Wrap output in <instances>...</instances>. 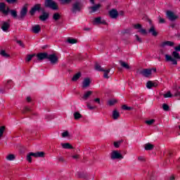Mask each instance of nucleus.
Returning <instances> with one entry per match:
<instances>
[{
    "label": "nucleus",
    "mask_w": 180,
    "mask_h": 180,
    "mask_svg": "<svg viewBox=\"0 0 180 180\" xmlns=\"http://www.w3.org/2000/svg\"><path fill=\"white\" fill-rule=\"evenodd\" d=\"M122 109L124 110H131V107H129L127 105H122Z\"/></svg>",
    "instance_id": "nucleus-50"
},
{
    "label": "nucleus",
    "mask_w": 180,
    "mask_h": 180,
    "mask_svg": "<svg viewBox=\"0 0 180 180\" xmlns=\"http://www.w3.org/2000/svg\"><path fill=\"white\" fill-rule=\"evenodd\" d=\"M30 153L32 157H34L35 158H43V157H44V152H31Z\"/></svg>",
    "instance_id": "nucleus-14"
},
{
    "label": "nucleus",
    "mask_w": 180,
    "mask_h": 180,
    "mask_svg": "<svg viewBox=\"0 0 180 180\" xmlns=\"http://www.w3.org/2000/svg\"><path fill=\"white\" fill-rule=\"evenodd\" d=\"M13 85V82H12V80H8L7 82L5 84L4 88L0 89V94H5V91H6V89H11Z\"/></svg>",
    "instance_id": "nucleus-7"
},
{
    "label": "nucleus",
    "mask_w": 180,
    "mask_h": 180,
    "mask_svg": "<svg viewBox=\"0 0 180 180\" xmlns=\"http://www.w3.org/2000/svg\"><path fill=\"white\" fill-rule=\"evenodd\" d=\"M17 44L20 46V47L25 48V44L20 40H17Z\"/></svg>",
    "instance_id": "nucleus-54"
},
{
    "label": "nucleus",
    "mask_w": 180,
    "mask_h": 180,
    "mask_svg": "<svg viewBox=\"0 0 180 180\" xmlns=\"http://www.w3.org/2000/svg\"><path fill=\"white\" fill-rule=\"evenodd\" d=\"M144 148L146 151H151V150L154 149V145L150 143H147L144 145Z\"/></svg>",
    "instance_id": "nucleus-24"
},
{
    "label": "nucleus",
    "mask_w": 180,
    "mask_h": 180,
    "mask_svg": "<svg viewBox=\"0 0 180 180\" xmlns=\"http://www.w3.org/2000/svg\"><path fill=\"white\" fill-rule=\"evenodd\" d=\"M164 98H172V94H171V91H167V94H165L163 95Z\"/></svg>",
    "instance_id": "nucleus-44"
},
{
    "label": "nucleus",
    "mask_w": 180,
    "mask_h": 180,
    "mask_svg": "<svg viewBox=\"0 0 180 180\" xmlns=\"http://www.w3.org/2000/svg\"><path fill=\"white\" fill-rule=\"evenodd\" d=\"M175 51H180V44L178 45V46L174 47Z\"/></svg>",
    "instance_id": "nucleus-61"
},
{
    "label": "nucleus",
    "mask_w": 180,
    "mask_h": 180,
    "mask_svg": "<svg viewBox=\"0 0 180 180\" xmlns=\"http://www.w3.org/2000/svg\"><path fill=\"white\" fill-rule=\"evenodd\" d=\"M32 32L35 34H37L40 33V32H41V27H40L39 25H36L32 27Z\"/></svg>",
    "instance_id": "nucleus-16"
},
{
    "label": "nucleus",
    "mask_w": 180,
    "mask_h": 180,
    "mask_svg": "<svg viewBox=\"0 0 180 180\" xmlns=\"http://www.w3.org/2000/svg\"><path fill=\"white\" fill-rule=\"evenodd\" d=\"M58 161H60V162H64V158L63 157L58 158Z\"/></svg>",
    "instance_id": "nucleus-64"
},
{
    "label": "nucleus",
    "mask_w": 180,
    "mask_h": 180,
    "mask_svg": "<svg viewBox=\"0 0 180 180\" xmlns=\"http://www.w3.org/2000/svg\"><path fill=\"white\" fill-rule=\"evenodd\" d=\"M159 22L160 23H165V20L164 18H160Z\"/></svg>",
    "instance_id": "nucleus-63"
},
{
    "label": "nucleus",
    "mask_w": 180,
    "mask_h": 180,
    "mask_svg": "<svg viewBox=\"0 0 180 180\" xmlns=\"http://www.w3.org/2000/svg\"><path fill=\"white\" fill-rule=\"evenodd\" d=\"M48 60H50L51 64H56V63L58 61V58L55 53L50 55L48 54Z\"/></svg>",
    "instance_id": "nucleus-12"
},
{
    "label": "nucleus",
    "mask_w": 180,
    "mask_h": 180,
    "mask_svg": "<svg viewBox=\"0 0 180 180\" xmlns=\"http://www.w3.org/2000/svg\"><path fill=\"white\" fill-rule=\"evenodd\" d=\"M138 160H139L140 162H146V158H144V156H139Z\"/></svg>",
    "instance_id": "nucleus-47"
},
{
    "label": "nucleus",
    "mask_w": 180,
    "mask_h": 180,
    "mask_svg": "<svg viewBox=\"0 0 180 180\" xmlns=\"http://www.w3.org/2000/svg\"><path fill=\"white\" fill-rule=\"evenodd\" d=\"M91 85V79L89 78H85L83 81V88H88Z\"/></svg>",
    "instance_id": "nucleus-23"
},
{
    "label": "nucleus",
    "mask_w": 180,
    "mask_h": 180,
    "mask_svg": "<svg viewBox=\"0 0 180 180\" xmlns=\"http://www.w3.org/2000/svg\"><path fill=\"white\" fill-rule=\"evenodd\" d=\"M158 84H157V82H153L151 81H148L146 83V88H148V89H151V88L158 86Z\"/></svg>",
    "instance_id": "nucleus-18"
},
{
    "label": "nucleus",
    "mask_w": 180,
    "mask_h": 180,
    "mask_svg": "<svg viewBox=\"0 0 180 180\" xmlns=\"http://www.w3.org/2000/svg\"><path fill=\"white\" fill-rule=\"evenodd\" d=\"M77 176L79 178H83V179H86V178H87L86 174L82 173V172L77 173Z\"/></svg>",
    "instance_id": "nucleus-36"
},
{
    "label": "nucleus",
    "mask_w": 180,
    "mask_h": 180,
    "mask_svg": "<svg viewBox=\"0 0 180 180\" xmlns=\"http://www.w3.org/2000/svg\"><path fill=\"white\" fill-rule=\"evenodd\" d=\"M27 161L32 162V155H30V153L27 155Z\"/></svg>",
    "instance_id": "nucleus-51"
},
{
    "label": "nucleus",
    "mask_w": 180,
    "mask_h": 180,
    "mask_svg": "<svg viewBox=\"0 0 180 180\" xmlns=\"http://www.w3.org/2000/svg\"><path fill=\"white\" fill-rule=\"evenodd\" d=\"M94 23L97 25H106V21L105 20H102V18L98 17L94 19Z\"/></svg>",
    "instance_id": "nucleus-15"
},
{
    "label": "nucleus",
    "mask_w": 180,
    "mask_h": 180,
    "mask_svg": "<svg viewBox=\"0 0 180 180\" xmlns=\"http://www.w3.org/2000/svg\"><path fill=\"white\" fill-rule=\"evenodd\" d=\"M134 29H136V30H140L142 29V26L141 24H136L134 25Z\"/></svg>",
    "instance_id": "nucleus-46"
},
{
    "label": "nucleus",
    "mask_w": 180,
    "mask_h": 180,
    "mask_svg": "<svg viewBox=\"0 0 180 180\" xmlns=\"http://www.w3.org/2000/svg\"><path fill=\"white\" fill-rule=\"evenodd\" d=\"M68 131H64L63 133H62V137H68Z\"/></svg>",
    "instance_id": "nucleus-56"
},
{
    "label": "nucleus",
    "mask_w": 180,
    "mask_h": 180,
    "mask_svg": "<svg viewBox=\"0 0 180 180\" xmlns=\"http://www.w3.org/2000/svg\"><path fill=\"white\" fill-rule=\"evenodd\" d=\"M4 131H5V127L2 126L0 127V139L4 136Z\"/></svg>",
    "instance_id": "nucleus-45"
},
{
    "label": "nucleus",
    "mask_w": 180,
    "mask_h": 180,
    "mask_svg": "<svg viewBox=\"0 0 180 180\" xmlns=\"http://www.w3.org/2000/svg\"><path fill=\"white\" fill-rule=\"evenodd\" d=\"M172 56L168 54L165 55L166 61H171L174 65H176V64H178V60H176L180 59L179 53L176 52V51H174L172 52Z\"/></svg>",
    "instance_id": "nucleus-2"
},
{
    "label": "nucleus",
    "mask_w": 180,
    "mask_h": 180,
    "mask_svg": "<svg viewBox=\"0 0 180 180\" xmlns=\"http://www.w3.org/2000/svg\"><path fill=\"white\" fill-rule=\"evenodd\" d=\"M77 41H78L75 39H71V38L68 39V43H70V44H75L77 43Z\"/></svg>",
    "instance_id": "nucleus-38"
},
{
    "label": "nucleus",
    "mask_w": 180,
    "mask_h": 180,
    "mask_svg": "<svg viewBox=\"0 0 180 180\" xmlns=\"http://www.w3.org/2000/svg\"><path fill=\"white\" fill-rule=\"evenodd\" d=\"M108 15L111 19H117L119 16V12L117 9L112 8L108 12Z\"/></svg>",
    "instance_id": "nucleus-10"
},
{
    "label": "nucleus",
    "mask_w": 180,
    "mask_h": 180,
    "mask_svg": "<svg viewBox=\"0 0 180 180\" xmlns=\"http://www.w3.org/2000/svg\"><path fill=\"white\" fill-rule=\"evenodd\" d=\"M174 179H175V176L174 175H172L169 177H168L166 180H174Z\"/></svg>",
    "instance_id": "nucleus-62"
},
{
    "label": "nucleus",
    "mask_w": 180,
    "mask_h": 180,
    "mask_svg": "<svg viewBox=\"0 0 180 180\" xmlns=\"http://www.w3.org/2000/svg\"><path fill=\"white\" fill-rule=\"evenodd\" d=\"M166 15L169 20H171V22H174L178 19V15H175V13L171 11H167Z\"/></svg>",
    "instance_id": "nucleus-8"
},
{
    "label": "nucleus",
    "mask_w": 180,
    "mask_h": 180,
    "mask_svg": "<svg viewBox=\"0 0 180 180\" xmlns=\"http://www.w3.org/2000/svg\"><path fill=\"white\" fill-rule=\"evenodd\" d=\"M87 108H88V109H89L90 110H94V109H96V106H92V105H91V104H89V103L87 104Z\"/></svg>",
    "instance_id": "nucleus-53"
},
{
    "label": "nucleus",
    "mask_w": 180,
    "mask_h": 180,
    "mask_svg": "<svg viewBox=\"0 0 180 180\" xmlns=\"http://www.w3.org/2000/svg\"><path fill=\"white\" fill-rule=\"evenodd\" d=\"M99 8H101V4H96L95 6L91 7L92 12H96Z\"/></svg>",
    "instance_id": "nucleus-37"
},
{
    "label": "nucleus",
    "mask_w": 180,
    "mask_h": 180,
    "mask_svg": "<svg viewBox=\"0 0 180 180\" xmlns=\"http://www.w3.org/2000/svg\"><path fill=\"white\" fill-rule=\"evenodd\" d=\"M53 19L57 22V20H60V19H61V15H60L58 13H55L53 15Z\"/></svg>",
    "instance_id": "nucleus-30"
},
{
    "label": "nucleus",
    "mask_w": 180,
    "mask_h": 180,
    "mask_svg": "<svg viewBox=\"0 0 180 180\" xmlns=\"http://www.w3.org/2000/svg\"><path fill=\"white\" fill-rule=\"evenodd\" d=\"M139 74L141 75H143V77H146V78H148L150 75L152 74V70L151 69H143L139 71Z\"/></svg>",
    "instance_id": "nucleus-11"
},
{
    "label": "nucleus",
    "mask_w": 180,
    "mask_h": 180,
    "mask_svg": "<svg viewBox=\"0 0 180 180\" xmlns=\"http://www.w3.org/2000/svg\"><path fill=\"white\" fill-rule=\"evenodd\" d=\"M72 0H60V3L64 5L65 4H71Z\"/></svg>",
    "instance_id": "nucleus-49"
},
{
    "label": "nucleus",
    "mask_w": 180,
    "mask_h": 180,
    "mask_svg": "<svg viewBox=\"0 0 180 180\" xmlns=\"http://www.w3.org/2000/svg\"><path fill=\"white\" fill-rule=\"evenodd\" d=\"M140 33H142V34H147V30L145 29L141 28L140 30H139Z\"/></svg>",
    "instance_id": "nucleus-55"
},
{
    "label": "nucleus",
    "mask_w": 180,
    "mask_h": 180,
    "mask_svg": "<svg viewBox=\"0 0 180 180\" xmlns=\"http://www.w3.org/2000/svg\"><path fill=\"white\" fill-rule=\"evenodd\" d=\"M11 15L14 19H18L19 20H25L27 15V6H24L20 11V15H18V11L16 10L11 11Z\"/></svg>",
    "instance_id": "nucleus-1"
},
{
    "label": "nucleus",
    "mask_w": 180,
    "mask_h": 180,
    "mask_svg": "<svg viewBox=\"0 0 180 180\" xmlns=\"http://www.w3.org/2000/svg\"><path fill=\"white\" fill-rule=\"evenodd\" d=\"M38 61H43V60H48L49 53L47 52L39 53L37 54Z\"/></svg>",
    "instance_id": "nucleus-9"
},
{
    "label": "nucleus",
    "mask_w": 180,
    "mask_h": 180,
    "mask_svg": "<svg viewBox=\"0 0 180 180\" xmlns=\"http://www.w3.org/2000/svg\"><path fill=\"white\" fill-rule=\"evenodd\" d=\"M179 89H180V86H176L175 85L174 86V90L175 91L174 93V96H180V91H179Z\"/></svg>",
    "instance_id": "nucleus-29"
},
{
    "label": "nucleus",
    "mask_w": 180,
    "mask_h": 180,
    "mask_svg": "<svg viewBox=\"0 0 180 180\" xmlns=\"http://www.w3.org/2000/svg\"><path fill=\"white\" fill-rule=\"evenodd\" d=\"M60 145L62 146V148H65V150H72V148H74V147L72 146V145L70 143H60Z\"/></svg>",
    "instance_id": "nucleus-22"
},
{
    "label": "nucleus",
    "mask_w": 180,
    "mask_h": 180,
    "mask_svg": "<svg viewBox=\"0 0 180 180\" xmlns=\"http://www.w3.org/2000/svg\"><path fill=\"white\" fill-rule=\"evenodd\" d=\"M73 116H74L75 120H78L81 119V117H82V115H81V113H79V112H75L73 114Z\"/></svg>",
    "instance_id": "nucleus-34"
},
{
    "label": "nucleus",
    "mask_w": 180,
    "mask_h": 180,
    "mask_svg": "<svg viewBox=\"0 0 180 180\" xmlns=\"http://www.w3.org/2000/svg\"><path fill=\"white\" fill-rule=\"evenodd\" d=\"M82 3L79 1H77L75 3L72 4V8L70 9L72 13H77L79 12H81L82 11Z\"/></svg>",
    "instance_id": "nucleus-3"
},
{
    "label": "nucleus",
    "mask_w": 180,
    "mask_h": 180,
    "mask_svg": "<svg viewBox=\"0 0 180 180\" xmlns=\"http://www.w3.org/2000/svg\"><path fill=\"white\" fill-rule=\"evenodd\" d=\"M50 16V14L49 13L42 11V15H39V20L42 22H45V20H47L48 18Z\"/></svg>",
    "instance_id": "nucleus-13"
},
{
    "label": "nucleus",
    "mask_w": 180,
    "mask_h": 180,
    "mask_svg": "<svg viewBox=\"0 0 180 180\" xmlns=\"http://www.w3.org/2000/svg\"><path fill=\"white\" fill-rule=\"evenodd\" d=\"M11 8H9V7H7L6 9L4 8V11H3L4 15H5V16H8V15H9V13H11Z\"/></svg>",
    "instance_id": "nucleus-41"
},
{
    "label": "nucleus",
    "mask_w": 180,
    "mask_h": 180,
    "mask_svg": "<svg viewBox=\"0 0 180 180\" xmlns=\"http://www.w3.org/2000/svg\"><path fill=\"white\" fill-rule=\"evenodd\" d=\"M15 158V155L13 154H10L6 157V160H8V161H13Z\"/></svg>",
    "instance_id": "nucleus-39"
},
{
    "label": "nucleus",
    "mask_w": 180,
    "mask_h": 180,
    "mask_svg": "<svg viewBox=\"0 0 180 180\" xmlns=\"http://www.w3.org/2000/svg\"><path fill=\"white\" fill-rule=\"evenodd\" d=\"M91 95H92V91H88L86 93H84V94L82 97V99L83 101H88V99L89 98V96H91Z\"/></svg>",
    "instance_id": "nucleus-21"
},
{
    "label": "nucleus",
    "mask_w": 180,
    "mask_h": 180,
    "mask_svg": "<svg viewBox=\"0 0 180 180\" xmlns=\"http://www.w3.org/2000/svg\"><path fill=\"white\" fill-rule=\"evenodd\" d=\"M22 113L23 115H26V113H33V111L29 107H25L22 110Z\"/></svg>",
    "instance_id": "nucleus-31"
},
{
    "label": "nucleus",
    "mask_w": 180,
    "mask_h": 180,
    "mask_svg": "<svg viewBox=\"0 0 180 180\" xmlns=\"http://www.w3.org/2000/svg\"><path fill=\"white\" fill-rule=\"evenodd\" d=\"M102 72H104L103 77L108 79L109 78L108 74L110 72V69L104 70L102 71Z\"/></svg>",
    "instance_id": "nucleus-35"
},
{
    "label": "nucleus",
    "mask_w": 180,
    "mask_h": 180,
    "mask_svg": "<svg viewBox=\"0 0 180 180\" xmlns=\"http://www.w3.org/2000/svg\"><path fill=\"white\" fill-rule=\"evenodd\" d=\"M119 63L122 68H125V70H130V65H129L126 62L120 60Z\"/></svg>",
    "instance_id": "nucleus-27"
},
{
    "label": "nucleus",
    "mask_w": 180,
    "mask_h": 180,
    "mask_svg": "<svg viewBox=\"0 0 180 180\" xmlns=\"http://www.w3.org/2000/svg\"><path fill=\"white\" fill-rule=\"evenodd\" d=\"M154 122H155V120H146L145 123H146V124H148V126H151V124H153Z\"/></svg>",
    "instance_id": "nucleus-48"
},
{
    "label": "nucleus",
    "mask_w": 180,
    "mask_h": 180,
    "mask_svg": "<svg viewBox=\"0 0 180 180\" xmlns=\"http://www.w3.org/2000/svg\"><path fill=\"white\" fill-rule=\"evenodd\" d=\"M135 37H136L137 41H139V43H141V38L139 37V35L136 34Z\"/></svg>",
    "instance_id": "nucleus-60"
},
{
    "label": "nucleus",
    "mask_w": 180,
    "mask_h": 180,
    "mask_svg": "<svg viewBox=\"0 0 180 180\" xmlns=\"http://www.w3.org/2000/svg\"><path fill=\"white\" fill-rule=\"evenodd\" d=\"M9 27H11V24L8 22H4L1 26V29L3 32H8L9 30Z\"/></svg>",
    "instance_id": "nucleus-17"
},
{
    "label": "nucleus",
    "mask_w": 180,
    "mask_h": 180,
    "mask_svg": "<svg viewBox=\"0 0 180 180\" xmlns=\"http://www.w3.org/2000/svg\"><path fill=\"white\" fill-rule=\"evenodd\" d=\"M149 33L152 34V36H154L156 37V36H158V32L155 30V27L154 25H152L150 28L148 30Z\"/></svg>",
    "instance_id": "nucleus-20"
},
{
    "label": "nucleus",
    "mask_w": 180,
    "mask_h": 180,
    "mask_svg": "<svg viewBox=\"0 0 180 180\" xmlns=\"http://www.w3.org/2000/svg\"><path fill=\"white\" fill-rule=\"evenodd\" d=\"M94 102H96V103H98V105H101V98H94Z\"/></svg>",
    "instance_id": "nucleus-58"
},
{
    "label": "nucleus",
    "mask_w": 180,
    "mask_h": 180,
    "mask_svg": "<svg viewBox=\"0 0 180 180\" xmlns=\"http://www.w3.org/2000/svg\"><path fill=\"white\" fill-rule=\"evenodd\" d=\"M8 4H16L19 0H6Z\"/></svg>",
    "instance_id": "nucleus-52"
},
{
    "label": "nucleus",
    "mask_w": 180,
    "mask_h": 180,
    "mask_svg": "<svg viewBox=\"0 0 180 180\" xmlns=\"http://www.w3.org/2000/svg\"><path fill=\"white\" fill-rule=\"evenodd\" d=\"M5 8H6V5L5 4V3H0V12H2V13H4Z\"/></svg>",
    "instance_id": "nucleus-40"
},
{
    "label": "nucleus",
    "mask_w": 180,
    "mask_h": 180,
    "mask_svg": "<svg viewBox=\"0 0 180 180\" xmlns=\"http://www.w3.org/2000/svg\"><path fill=\"white\" fill-rule=\"evenodd\" d=\"M162 109L165 112H168V110H169V105H168V104H167V103H164L162 105Z\"/></svg>",
    "instance_id": "nucleus-42"
},
{
    "label": "nucleus",
    "mask_w": 180,
    "mask_h": 180,
    "mask_svg": "<svg viewBox=\"0 0 180 180\" xmlns=\"http://www.w3.org/2000/svg\"><path fill=\"white\" fill-rule=\"evenodd\" d=\"M175 44L171 41H165L161 44V47H165V46H168L169 47H172Z\"/></svg>",
    "instance_id": "nucleus-19"
},
{
    "label": "nucleus",
    "mask_w": 180,
    "mask_h": 180,
    "mask_svg": "<svg viewBox=\"0 0 180 180\" xmlns=\"http://www.w3.org/2000/svg\"><path fill=\"white\" fill-rule=\"evenodd\" d=\"M117 103V101L116 100H110L108 102L109 106H113V105H115V103Z\"/></svg>",
    "instance_id": "nucleus-43"
},
{
    "label": "nucleus",
    "mask_w": 180,
    "mask_h": 180,
    "mask_svg": "<svg viewBox=\"0 0 180 180\" xmlns=\"http://www.w3.org/2000/svg\"><path fill=\"white\" fill-rule=\"evenodd\" d=\"M120 117V112L117 111V110H114L112 111V118L114 120H117V119H119Z\"/></svg>",
    "instance_id": "nucleus-25"
},
{
    "label": "nucleus",
    "mask_w": 180,
    "mask_h": 180,
    "mask_svg": "<svg viewBox=\"0 0 180 180\" xmlns=\"http://www.w3.org/2000/svg\"><path fill=\"white\" fill-rule=\"evenodd\" d=\"M167 155V158H171V157H172V152L168 151Z\"/></svg>",
    "instance_id": "nucleus-59"
},
{
    "label": "nucleus",
    "mask_w": 180,
    "mask_h": 180,
    "mask_svg": "<svg viewBox=\"0 0 180 180\" xmlns=\"http://www.w3.org/2000/svg\"><path fill=\"white\" fill-rule=\"evenodd\" d=\"M124 157L119 151L113 150L111 153V160H123Z\"/></svg>",
    "instance_id": "nucleus-6"
},
{
    "label": "nucleus",
    "mask_w": 180,
    "mask_h": 180,
    "mask_svg": "<svg viewBox=\"0 0 180 180\" xmlns=\"http://www.w3.org/2000/svg\"><path fill=\"white\" fill-rule=\"evenodd\" d=\"M114 146L115 148H119L120 147V142H114Z\"/></svg>",
    "instance_id": "nucleus-57"
},
{
    "label": "nucleus",
    "mask_w": 180,
    "mask_h": 180,
    "mask_svg": "<svg viewBox=\"0 0 180 180\" xmlns=\"http://www.w3.org/2000/svg\"><path fill=\"white\" fill-rule=\"evenodd\" d=\"M0 56L1 57H4V58H11V55L9 53H6V51L2 49L0 51Z\"/></svg>",
    "instance_id": "nucleus-26"
},
{
    "label": "nucleus",
    "mask_w": 180,
    "mask_h": 180,
    "mask_svg": "<svg viewBox=\"0 0 180 180\" xmlns=\"http://www.w3.org/2000/svg\"><path fill=\"white\" fill-rule=\"evenodd\" d=\"M33 57H36V53L27 55L25 59L26 63H30V61H32V58H33Z\"/></svg>",
    "instance_id": "nucleus-32"
},
{
    "label": "nucleus",
    "mask_w": 180,
    "mask_h": 180,
    "mask_svg": "<svg viewBox=\"0 0 180 180\" xmlns=\"http://www.w3.org/2000/svg\"><path fill=\"white\" fill-rule=\"evenodd\" d=\"M44 9L41 8V4H35L30 11V14L31 16H34L36 12H40V11H44Z\"/></svg>",
    "instance_id": "nucleus-5"
},
{
    "label": "nucleus",
    "mask_w": 180,
    "mask_h": 180,
    "mask_svg": "<svg viewBox=\"0 0 180 180\" xmlns=\"http://www.w3.org/2000/svg\"><path fill=\"white\" fill-rule=\"evenodd\" d=\"M104 70H105V69H103V68H102V66H101L98 63H96L95 64V70H96V71L103 72V71H104Z\"/></svg>",
    "instance_id": "nucleus-33"
},
{
    "label": "nucleus",
    "mask_w": 180,
    "mask_h": 180,
    "mask_svg": "<svg viewBox=\"0 0 180 180\" xmlns=\"http://www.w3.org/2000/svg\"><path fill=\"white\" fill-rule=\"evenodd\" d=\"M82 74L80 72L76 73L72 78V81H73V82H77V79H79V78H81Z\"/></svg>",
    "instance_id": "nucleus-28"
},
{
    "label": "nucleus",
    "mask_w": 180,
    "mask_h": 180,
    "mask_svg": "<svg viewBox=\"0 0 180 180\" xmlns=\"http://www.w3.org/2000/svg\"><path fill=\"white\" fill-rule=\"evenodd\" d=\"M44 6L52 11H58V4L54 0H45Z\"/></svg>",
    "instance_id": "nucleus-4"
}]
</instances>
